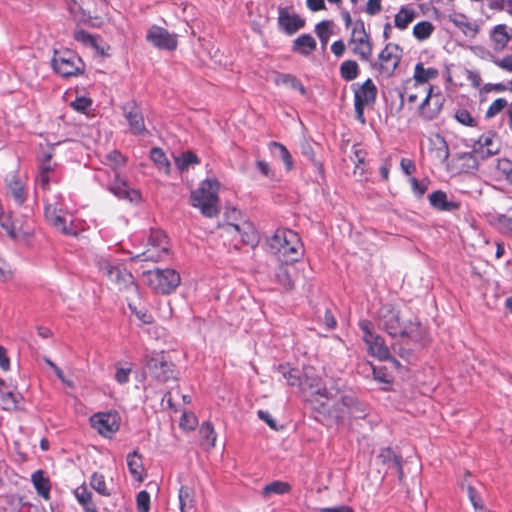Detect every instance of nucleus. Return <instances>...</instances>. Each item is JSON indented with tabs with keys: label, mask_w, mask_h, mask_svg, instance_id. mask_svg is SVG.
<instances>
[{
	"label": "nucleus",
	"mask_w": 512,
	"mask_h": 512,
	"mask_svg": "<svg viewBox=\"0 0 512 512\" xmlns=\"http://www.w3.org/2000/svg\"><path fill=\"white\" fill-rule=\"evenodd\" d=\"M278 24L287 35L296 33L304 27L305 21L297 14H290L285 8L279 9Z\"/></svg>",
	"instance_id": "22"
},
{
	"label": "nucleus",
	"mask_w": 512,
	"mask_h": 512,
	"mask_svg": "<svg viewBox=\"0 0 512 512\" xmlns=\"http://www.w3.org/2000/svg\"><path fill=\"white\" fill-rule=\"evenodd\" d=\"M507 106V101L504 98L496 99L486 111V117L491 118L500 113Z\"/></svg>",
	"instance_id": "60"
},
{
	"label": "nucleus",
	"mask_w": 512,
	"mask_h": 512,
	"mask_svg": "<svg viewBox=\"0 0 512 512\" xmlns=\"http://www.w3.org/2000/svg\"><path fill=\"white\" fill-rule=\"evenodd\" d=\"M444 101L437 87H429L425 98L418 105L421 116L427 120L434 119L441 111Z\"/></svg>",
	"instance_id": "17"
},
{
	"label": "nucleus",
	"mask_w": 512,
	"mask_h": 512,
	"mask_svg": "<svg viewBox=\"0 0 512 512\" xmlns=\"http://www.w3.org/2000/svg\"><path fill=\"white\" fill-rule=\"evenodd\" d=\"M178 501L180 512H196L195 491L193 487L181 485L178 490Z\"/></svg>",
	"instance_id": "24"
},
{
	"label": "nucleus",
	"mask_w": 512,
	"mask_h": 512,
	"mask_svg": "<svg viewBox=\"0 0 512 512\" xmlns=\"http://www.w3.org/2000/svg\"><path fill=\"white\" fill-rule=\"evenodd\" d=\"M416 13L414 9L402 6L394 17V25L399 30H405L414 20Z\"/></svg>",
	"instance_id": "32"
},
{
	"label": "nucleus",
	"mask_w": 512,
	"mask_h": 512,
	"mask_svg": "<svg viewBox=\"0 0 512 512\" xmlns=\"http://www.w3.org/2000/svg\"><path fill=\"white\" fill-rule=\"evenodd\" d=\"M450 21L467 37L473 38L478 32V26L463 14H455L453 17H450Z\"/></svg>",
	"instance_id": "29"
},
{
	"label": "nucleus",
	"mask_w": 512,
	"mask_h": 512,
	"mask_svg": "<svg viewBox=\"0 0 512 512\" xmlns=\"http://www.w3.org/2000/svg\"><path fill=\"white\" fill-rule=\"evenodd\" d=\"M270 250L285 264L299 261L304 254L299 235L288 228H278L267 241Z\"/></svg>",
	"instance_id": "3"
},
{
	"label": "nucleus",
	"mask_w": 512,
	"mask_h": 512,
	"mask_svg": "<svg viewBox=\"0 0 512 512\" xmlns=\"http://www.w3.org/2000/svg\"><path fill=\"white\" fill-rule=\"evenodd\" d=\"M492 61L499 68L512 73V54L502 59L493 58Z\"/></svg>",
	"instance_id": "64"
},
{
	"label": "nucleus",
	"mask_w": 512,
	"mask_h": 512,
	"mask_svg": "<svg viewBox=\"0 0 512 512\" xmlns=\"http://www.w3.org/2000/svg\"><path fill=\"white\" fill-rule=\"evenodd\" d=\"M398 51H400L399 45L392 43L386 44L378 55V63H374L372 67L378 68L379 72L387 77L392 76L401 59V56L396 53Z\"/></svg>",
	"instance_id": "15"
},
{
	"label": "nucleus",
	"mask_w": 512,
	"mask_h": 512,
	"mask_svg": "<svg viewBox=\"0 0 512 512\" xmlns=\"http://www.w3.org/2000/svg\"><path fill=\"white\" fill-rule=\"evenodd\" d=\"M291 490L292 487L288 482L275 480L266 484L263 487L262 493L264 496H270L272 494L283 495L289 493Z\"/></svg>",
	"instance_id": "36"
},
{
	"label": "nucleus",
	"mask_w": 512,
	"mask_h": 512,
	"mask_svg": "<svg viewBox=\"0 0 512 512\" xmlns=\"http://www.w3.org/2000/svg\"><path fill=\"white\" fill-rule=\"evenodd\" d=\"M168 254L167 236L161 230H151L146 249L136 254L133 259L138 261L157 262Z\"/></svg>",
	"instance_id": "11"
},
{
	"label": "nucleus",
	"mask_w": 512,
	"mask_h": 512,
	"mask_svg": "<svg viewBox=\"0 0 512 512\" xmlns=\"http://www.w3.org/2000/svg\"><path fill=\"white\" fill-rule=\"evenodd\" d=\"M316 40L310 34H301L293 41L292 52L302 56H309L315 49Z\"/></svg>",
	"instance_id": "26"
},
{
	"label": "nucleus",
	"mask_w": 512,
	"mask_h": 512,
	"mask_svg": "<svg viewBox=\"0 0 512 512\" xmlns=\"http://www.w3.org/2000/svg\"><path fill=\"white\" fill-rule=\"evenodd\" d=\"M6 193L14 201L15 205L22 206L28 196L25 181L15 173L8 175L6 178Z\"/></svg>",
	"instance_id": "20"
},
{
	"label": "nucleus",
	"mask_w": 512,
	"mask_h": 512,
	"mask_svg": "<svg viewBox=\"0 0 512 512\" xmlns=\"http://www.w3.org/2000/svg\"><path fill=\"white\" fill-rule=\"evenodd\" d=\"M127 467L135 481L142 482L145 476L142 455L134 450L127 455Z\"/></svg>",
	"instance_id": "25"
},
{
	"label": "nucleus",
	"mask_w": 512,
	"mask_h": 512,
	"mask_svg": "<svg viewBox=\"0 0 512 512\" xmlns=\"http://www.w3.org/2000/svg\"><path fill=\"white\" fill-rule=\"evenodd\" d=\"M378 326L392 338L418 341L421 325L416 319H404L400 308L392 303L383 304L377 313Z\"/></svg>",
	"instance_id": "2"
},
{
	"label": "nucleus",
	"mask_w": 512,
	"mask_h": 512,
	"mask_svg": "<svg viewBox=\"0 0 512 512\" xmlns=\"http://www.w3.org/2000/svg\"><path fill=\"white\" fill-rule=\"evenodd\" d=\"M123 115L128 123L129 131L135 136L144 135L147 132L141 107L132 100L122 106Z\"/></svg>",
	"instance_id": "16"
},
{
	"label": "nucleus",
	"mask_w": 512,
	"mask_h": 512,
	"mask_svg": "<svg viewBox=\"0 0 512 512\" xmlns=\"http://www.w3.org/2000/svg\"><path fill=\"white\" fill-rule=\"evenodd\" d=\"M311 395L333 401V410L338 420H344L346 416L352 419H365L369 415V406L358 399L352 391H342L336 386L318 387Z\"/></svg>",
	"instance_id": "1"
},
{
	"label": "nucleus",
	"mask_w": 512,
	"mask_h": 512,
	"mask_svg": "<svg viewBox=\"0 0 512 512\" xmlns=\"http://www.w3.org/2000/svg\"><path fill=\"white\" fill-rule=\"evenodd\" d=\"M378 458L383 464L394 465L396 461L402 458L400 455L394 453L390 447L382 448L378 454Z\"/></svg>",
	"instance_id": "56"
},
{
	"label": "nucleus",
	"mask_w": 512,
	"mask_h": 512,
	"mask_svg": "<svg viewBox=\"0 0 512 512\" xmlns=\"http://www.w3.org/2000/svg\"><path fill=\"white\" fill-rule=\"evenodd\" d=\"M131 372V364L126 363L125 365H122L120 363H117L115 366L114 379L118 384L124 385L129 382Z\"/></svg>",
	"instance_id": "47"
},
{
	"label": "nucleus",
	"mask_w": 512,
	"mask_h": 512,
	"mask_svg": "<svg viewBox=\"0 0 512 512\" xmlns=\"http://www.w3.org/2000/svg\"><path fill=\"white\" fill-rule=\"evenodd\" d=\"M143 364L151 376L159 382L174 378V364L167 359L164 352H149L144 356Z\"/></svg>",
	"instance_id": "9"
},
{
	"label": "nucleus",
	"mask_w": 512,
	"mask_h": 512,
	"mask_svg": "<svg viewBox=\"0 0 512 512\" xmlns=\"http://www.w3.org/2000/svg\"><path fill=\"white\" fill-rule=\"evenodd\" d=\"M106 189L118 199L134 201L140 197L139 192L129 188L127 181L120 178L117 173H115L114 180L106 187Z\"/></svg>",
	"instance_id": "23"
},
{
	"label": "nucleus",
	"mask_w": 512,
	"mask_h": 512,
	"mask_svg": "<svg viewBox=\"0 0 512 512\" xmlns=\"http://www.w3.org/2000/svg\"><path fill=\"white\" fill-rule=\"evenodd\" d=\"M75 498L82 505L86 512H95V506L92 504V493L83 484L74 490Z\"/></svg>",
	"instance_id": "34"
},
{
	"label": "nucleus",
	"mask_w": 512,
	"mask_h": 512,
	"mask_svg": "<svg viewBox=\"0 0 512 512\" xmlns=\"http://www.w3.org/2000/svg\"><path fill=\"white\" fill-rule=\"evenodd\" d=\"M275 281L286 291H290L294 288V281L286 265L282 264L277 267L275 270Z\"/></svg>",
	"instance_id": "37"
},
{
	"label": "nucleus",
	"mask_w": 512,
	"mask_h": 512,
	"mask_svg": "<svg viewBox=\"0 0 512 512\" xmlns=\"http://www.w3.org/2000/svg\"><path fill=\"white\" fill-rule=\"evenodd\" d=\"M455 118L456 120L463 124V125H466V126H475L476 125V122H475V119L471 116V114L465 110V109H460L456 112L455 114Z\"/></svg>",
	"instance_id": "62"
},
{
	"label": "nucleus",
	"mask_w": 512,
	"mask_h": 512,
	"mask_svg": "<svg viewBox=\"0 0 512 512\" xmlns=\"http://www.w3.org/2000/svg\"><path fill=\"white\" fill-rule=\"evenodd\" d=\"M31 482L39 496L48 500L50 498L51 484L44 471L37 470L31 475Z\"/></svg>",
	"instance_id": "27"
},
{
	"label": "nucleus",
	"mask_w": 512,
	"mask_h": 512,
	"mask_svg": "<svg viewBox=\"0 0 512 512\" xmlns=\"http://www.w3.org/2000/svg\"><path fill=\"white\" fill-rule=\"evenodd\" d=\"M0 226L5 230L11 239H17L19 233L9 215H3L0 218Z\"/></svg>",
	"instance_id": "54"
},
{
	"label": "nucleus",
	"mask_w": 512,
	"mask_h": 512,
	"mask_svg": "<svg viewBox=\"0 0 512 512\" xmlns=\"http://www.w3.org/2000/svg\"><path fill=\"white\" fill-rule=\"evenodd\" d=\"M44 214L46 220L57 230L65 235H75L76 231L72 227V220L59 202H50L46 200Z\"/></svg>",
	"instance_id": "12"
},
{
	"label": "nucleus",
	"mask_w": 512,
	"mask_h": 512,
	"mask_svg": "<svg viewBox=\"0 0 512 512\" xmlns=\"http://www.w3.org/2000/svg\"><path fill=\"white\" fill-rule=\"evenodd\" d=\"M352 153L353 156L351 157L353 163L355 164V170L356 173L358 170H360V175H363L365 172V161L367 156V151L359 148L357 145H354L352 147Z\"/></svg>",
	"instance_id": "44"
},
{
	"label": "nucleus",
	"mask_w": 512,
	"mask_h": 512,
	"mask_svg": "<svg viewBox=\"0 0 512 512\" xmlns=\"http://www.w3.org/2000/svg\"><path fill=\"white\" fill-rule=\"evenodd\" d=\"M351 88L354 92V105L368 107L375 104L378 90L372 79H366L362 85L354 83Z\"/></svg>",
	"instance_id": "18"
},
{
	"label": "nucleus",
	"mask_w": 512,
	"mask_h": 512,
	"mask_svg": "<svg viewBox=\"0 0 512 512\" xmlns=\"http://www.w3.org/2000/svg\"><path fill=\"white\" fill-rule=\"evenodd\" d=\"M433 29L434 27L429 21L418 22L413 27V36L420 41L426 40L432 34Z\"/></svg>",
	"instance_id": "46"
},
{
	"label": "nucleus",
	"mask_w": 512,
	"mask_h": 512,
	"mask_svg": "<svg viewBox=\"0 0 512 512\" xmlns=\"http://www.w3.org/2000/svg\"><path fill=\"white\" fill-rule=\"evenodd\" d=\"M199 157L192 151L183 152L179 157L175 158V165L181 172L189 169L191 165L198 164Z\"/></svg>",
	"instance_id": "40"
},
{
	"label": "nucleus",
	"mask_w": 512,
	"mask_h": 512,
	"mask_svg": "<svg viewBox=\"0 0 512 512\" xmlns=\"http://www.w3.org/2000/svg\"><path fill=\"white\" fill-rule=\"evenodd\" d=\"M145 277L149 287L162 295L174 292L181 282L179 272L172 268H155L147 271Z\"/></svg>",
	"instance_id": "7"
},
{
	"label": "nucleus",
	"mask_w": 512,
	"mask_h": 512,
	"mask_svg": "<svg viewBox=\"0 0 512 512\" xmlns=\"http://www.w3.org/2000/svg\"><path fill=\"white\" fill-rule=\"evenodd\" d=\"M136 505L138 512L150 511V494L146 490L138 492L136 496Z\"/></svg>",
	"instance_id": "58"
},
{
	"label": "nucleus",
	"mask_w": 512,
	"mask_h": 512,
	"mask_svg": "<svg viewBox=\"0 0 512 512\" xmlns=\"http://www.w3.org/2000/svg\"><path fill=\"white\" fill-rule=\"evenodd\" d=\"M146 41L159 50L174 51L178 46V35L161 26L152 25L147 30Z\"/></svg>",
	"instance_id": "14"
},
{
	"label": "nucleus",
	"mask_w": 512,
	"mask_h": 512,
	"mask_svg": "<svg viewBox=\"0 0 512 512\" xmlns=\"http://www.w3.org/2000/svg\"><path fill=\"white\" fill-rule=\"evenodd\" d=\"M302 153L303 155L308 159L310 160L313 165L315 166V168L317 169V172L319 173L321 179H324V168H323V165L321 162L317 161L315 159V153H314V150L313 148L311 147L310 144H306V145H303L302 146Z\"/></svg>",
	"instance_id": "52"
},
{
	"label": "nucleus",
	"mask_w": 512,
	"mask_h": 512,
	"mask_svg": "<svg viewBox=\"0 0 512 512\" xmlns=\"http://www.w3.org/2000/svg\"><path fill=\"white\" fill-rule=\"evenodd\" d=\"M198 424L197 417L192 412L184 411L180 418V427L184 430H194Z\"/></svg>",
	"instance_id": "55"
},
{
	"label": "nucleus",
	"mask_w": 512,
	"mask_h": 512,
	"mask_svg": "<svg viewBox=\"0 0 512 512\" xmlns=\"http://www.w3.org/2000/svg\"><path fill=\"white\" fill-rule=\"evenodd\" d=\"M120 415L117 411L97 412L90 417V425L101 436L112 438L120 428Z\"/></svg>",
	"instance_id": "13"
},
{
	"label": "nucleus",
	"mask_w": 512,
	"mask_h": 512,
	"mask_svg": "<svg viewBox=\"0 0 512 512\" xmlns=\"http://www.w3.org/2000/svg\"><path fill=\"white\" fill-rule=\"evenodd\" d=\"M97 267L118 290H137L134 276L116 259L101 256L97 259Z\"/></svg>",
	"instance_id": "5"
},
{
	"label": "nucleus",
	"mask_w": 512,
	"mask_h": 512,
	"mask_svg": "<svg viewBox=\"0 0 512 512\" xmlns=\"http://www.w3.org/2000/svg\"><path fill=\"white\" fill-rule=\"evenodd\" d=\"M219 188L220 183L218 180L209 178L203 180L199 187L191 192V206L199 209L202 216L206 218L217 217L220 213Z\"/></svg>",
	"instance_id": "4"
},
{
	"label": "nucleus",
	"mask_w": 512,
	"mask_h": 512,
	"mask_svg": "<svg viewBox=\"0 0 512 512\" xmlns=\"http://www.w3.org/2000/svg\"><path fill=\"white\" fill-rule=\"evenodd\" d=\"M430 205L440 211L448 210V198L444 191L437 190L429 195Z\"/></svg>",
	"instance_id": "42"
},
{
	"label": "nucleus",
	"mask_w": 512,
	"mask_h": 512,
	"mask_svg": "<svg viewBox=\"0 0 512 512\" xmlns=\"http://www.w3.org/2000/svg\"><path fill=\"white\" fill-rule=\"evenodd\" d=\"M226 230L229 233H235L240 236L242 243L251 247H256L259 243V233L250 221L241 223H228Z\"/></svg>",
	"instance_id": "19"
},
{
	"label": "nucleus",
	"mask_w": 512,
	"mask_h": 512,
	"mask_svg": "<svg viewBox=\"0 0 512 512\" xmlns=\"http://www.w3.org/2000/svg\"><path fill=\"white\" fill-rule=\"evenodd\" d=\"M349 45L352 46V53L361 61L368 62L371 60L373 53V45L370 34L351 35Z\"/></svg>",
	"instance_id": "21"
},
{
	"label": "nucleus",
	"mask_w": 512,
	"mask_h": 512,
	"mask_svg": "<svg viewBox=\"0 0 512 512\" xmlns=\"http://www.w3.org/2000/svg\"><path fill=\"white\" fill-rule=\"evenodd\" d=\"M73 37L77 42H80L86 47L93 48L97 53L103 54V49L99 47V36L93 35L84 29H76Z\"/></svg>",
	"instance_id": "31"
},
{
	"label": "nucleus",
	"mask_w": 512,
	"mask_h": 512,
	"mask_svg": "<svg viewBox=\"0 0 512 512\" xmlns=\"http://www.w3.org/2000/svg\"><path fill=\"white\" fill-rule=\"evenodd\" d=\"M52 67L61 77L69 78L82 74L85 65L78 55L66 50L63 52L55 51L52 58Z\"/></svg>",
	"instance_id": "10"
},
{
	"label": "nucleus",
	"mask_w": 512,
	"mask_h": 512,
	"mask_svg": "<svg viewBox=\"0 0 512 512\" xmlns=\"http://www.w3.org/2000/svg\"><path fill=\"white\" fill-rule=\"evenodd\" d=\"M269 148L273 153H276V151H278V156L283 161L285 169L287 171L292 170L294 166V161L291 153L289 152L285 145L279 142L272 141L269 143Z\"/></svg>",
	"instance_id": "35"
},
{
	"label": "nucleus",
	"mask_w": 512,
	"mask_h": 512,
	"mask_svg": "<svg viewBox=\"0 0 512 512\" xmlns=\"http://www.w3.org/2000/svg\"><path fill=\"white\" fill-rule=\"evenodd\" d=\"M91 487L102 496H110L111 491L106 486L105 477L97 472H94L90 478Z\"/></svg>",
	"instance_id": "43"
},
{
	"label": "nucleus",
	"mask_w": 512,
	"mask_h": 512,
	"mask_svg": "<svg viewBox=\"0 0 512 512\" xmlns=\"http://www.w3.org/2000/svg\"><path fill=\"white\" fill-rule=\"evenodd\" d=\"M431 149L437 152H443V161L448 159V142L444 135L440 133L433 134L430 139Z\"/></svg>",
	"instance_id": "41"
},
{
	"label": "nucleus",
	"mask_w": 512,
	"mask_h": 512,
	"mask_svg": "<svg viewBox=\"0 0 512 512\" xmlns=\"http://www.w3.org/2000/svg\"><path fill=\"white\" fill-rule=\"evenodd\" d=\"M422 90V92H426V88H422L420 85H415V92H413L410 88L405 87L403 90L399 92V97L401 100V105L407 101L408 103H415L418 99L419 92L418 90Z\"/></svg>",
	"instance_id": "48"
},
{
	"label": "nucleus",
	"mask_w": 512,
	"mask_h": 512,
	"mask_svg": "<svg viewBox=\"0 0 512 512\" xmlns=\"http://www.w3.org/2000/svg\"><path fill=\"white\" fill-rule=\"evenodd\" d=\"M363 336L362 339L367 346L368 353L380 361L390 359V351L382 336L375 330L371 321L364 319L358 323Z\"/></svg>",
	"instance_id": "8"
},
{
	"label": "nucleus",
	"mask_w": 512,
	"mask_h": 512,
	"mask_svg": "<svg viewBox=\"0 0 512 512\" xmlns=\"http://www.w3.org/2000/svg\"><path fill=\"white\" fill-rule=\"evenodd\" d=\"M256 166L263 176L270 178V179L275 178V172L267 162H265L263 160H257Z\"/></svg>",
	"instance_id": "63"
},
{
	"label": "nucleus",
	"mask_w": 512,
	"mask_h": 512,
	"mask_svg": "<svg viewBox=\"0 0 512 512\" xmlns=\"http://www.w3.org/2000/svg\"><path fill=\"white\" fill-rule=\"evenodd\" d=\"M500 151L499 145L495 143V134L489 132L479 137L474 145L473 153H463L457 161H464L461 171L468 172L477 168L476 156L487 159Z\"/></svg>",
	"instance_id": "6"
},
{
	"label": "nucleus",
	"mask_w": 512,
	"mask_h": 512,
	"mask_svg": "<svg viewBox=\"0 0 512 512\" xmlns=\"http://www.w3.org/2000/svg\"><path fill=\"white\" fill-rule=\"evenodd\" d=\"M438 71L435 68H425L422 63H417L414 69V78L419 85H424L430 79L435 78Z\"/></svg>",
	"instance_id": "38"
},
{
	"label": "nucleus",
	"mask_w": 512,
	"mask_h": 512,
	"mask_svg": "<svg viewBox=\"0 0 512 512\" xmlns=\"http://www.w3.org/2000/svg\"><path fill=\"white\" fill-rule=\"evenodd\" d=\"M298 79L289 73H277L274 78V83L277 86H286L291 89L295 88Z\"/></svg>",
	"instance_id": "53"
},
{
	"label": "nucleus",
	"mask_w": 512,
	"mask_h": 512,
	"mask_svg": "<svg viewBox=\"0 0 512 512\" xmlns=\"http://www.w3.org/2000/svg\"><path fill=\"white\" fill-rule=\"evenodd\" d=\"M491 38L494 43V49L497 51L503 50L511 39L508 27L505 24L495 26Z\"/></svg>",
	"instance_id": "30"
},
{
	"label": "nucleus",
	"mask_w": 512,
	"mask_h": 512,
	"mask_svg": "<svg viewBox=\"0 0 512 512\" xmlns=\"http://www.w3.org/2000/svg\"><path fill=\"white\" fill-rule=\"evenodd\" d=\"M70 106L77 112L86 113L92 106V100L86 96L76 97Z\"/></svg>",
	"instance_id": "57"
},
{
	"label": "nucleus",
	"mask_w": 512,
	"mask_h": 512,
	"mask_svg": "<svg viewBox=\"0 0 512 512\" xmlns=\"http://www.w3.org/2000/svg\"><path fill=\"white\" fill-rule=\"evenodd\" d=\"M370 367H371V370H372L373 378L376 381H378L379 383H383V384H391L392 383V377L388 373L386 367H384V366H375V365H372V364L370 365Z\"/></svg>",
	"instance_id": "50"
},
{
	"label": "nucleus",
	"mask_w": 512,
	"mask_h": 512,
	"mask_svg": "<svg viewBox=\"0 0 512 512\" xmlns=\"http://www.w3.org/2000/svg\"><path fill=\"white\" fill-rule=\"evenodd\" d=\"M199 434L201 438L204 439L210 445V447L215 446L217 434L215 432L213 424L210 421H205L201 424Z\"/></svg>",
	"instance_id": "45"
},
{
	"label": "nucleus",
	"mask_w": 512,
	"mask_h": 512,
	"mask_svg": "<svg viewBox=\"0 0 512 512\" xmlns=\"http://www.w3.org/2000/svg\"><path fill=\"white\" fill-rule=\"evenodd\" d=\"M150 158L160 171H163L164 173L169 172L170 162L163 149L153 147L150 151Z\"/></svg>",
	"instance_id": "39"
},
{
	"label": "nucleus",
	"mask_w": 512,
	"mask_h": 512,
	"mask_svg": "<svg viewBox=\"0 0 512 512\" xmlns=\"http://www.w3.org/2000/svg\"><path fill=\"white\" fill-rule=\"evenodd\" d=\"M277 371L282 375L288 386H297L302 388L301 372L297 368H292L288 364H280Z\"/></svg>",
	"instance_id": "28"
},
{
	"label": "nucleus",
	"mask_w": 512,
	"mask_h": 512,
	"mask_svg": "<svg viewBox=\"0 0 512 512\" xmlns=\"http://www.w3.org/2000/svg\"><path fill=\"white\" fill-rule=\"evenodd\" d=\"M330 25H331L330 21L323 20V21L319 22L318 24H316V26H315V33L323 44L327 43V41L329 40V38L332 34Z\"/></svg>",
	"instance_id": "51"
},
{
	"label": "nucleus",
	"mask_w": 512,
	"mask_h": 512,
	"mask_svg": "<svg viewBox=\"0 0 512 512\" xmlns=\"http://www.w3.org/2000/svg\"><path fill=\"white\" fill-rule=\"evenodd\" d=\"M58 178L54 173H39L36 179L37 184L39 187L46 191L50 189V183L57 182Z\"/></svg>",
	"instance_id": "59"
},
{
	"label": "nucleus",
	"mask_w": 512,
	"mask_h": 512,
	"mask_svg": "<svg viewBox=\"0 0 512 512\" xmlns=\"http://www.w3.org/2000/svg\"><path fill=\"white\" fill-rule=\"evenodd\" d=\"M409 182L414 196L418 199L422 198L428 190V180H418L415 177H410Z\"/></svg>",
	"instance_id": "49"
},
{
	"label": "nucleus",
	"mask_w": 512,
	"mask_h": 512,
	"mask_svg": "<svg viewBox=\"0 0 512 512\" xmlns=\"http://www.w3.org/2000/svg\"><path fill=\"white\" fill-rule=\"evenodd\" d=\"M106 161L113 170H116L124 164V157L119 151L114 150L106 155Z\"/></svg>",
	"instance_id": "61"
},
{
	"label": "nucleus",
	"mask_w": 512,
	"mask_h": 512,
	"mask_svg": "<svg viewBox=\"0 0 512 512\" xmlns=\"http://www.w3.org/2000/svg\"><path fill=\"white\" fill-rule=\"evenodd\" d=\"M339 73L343 80L350 82L359 76L360 68L355 60L349 59L341 63Z\"/></svg>",
	"instance_id": "33"
}]
</instances>
